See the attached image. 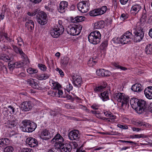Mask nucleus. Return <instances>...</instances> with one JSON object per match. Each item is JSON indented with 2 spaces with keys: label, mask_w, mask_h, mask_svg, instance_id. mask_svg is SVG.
I'll return each instance as SVG.
<instances>
[{
  "label": "nucleus",
  "mask_w": 152,
  "mask_h": 152,
  "mask_svg": "<svg viewBox=\"0 0 152 152\" xmlns=\"http://www.w3.org/2000/svg\"><path fill=\"white\" fill-rule=\"evenodd\" d=\"M130 104L132 108L138 113L141 114L147 110L152 113V103L148 105L146 102L143 100L133 98L131 99Z\"/></svg>",
  "instance_id": "obj_1"
},
{
  "label": "nucleus",
  "mask_w": 152,
  "mask_h": 152,
  "mask_svg": "<svg viewBox=\"0 0 152 152\" xmlns=\"http://www.w3.org/2000/svg\"><path fill=\"white\" fill-rule=\"evenodd\" d=\"M28 15L32 16L37 15L36 19L38 23L41 25H44L47 23V15L43 12H40L38 9H36L32 12H28L27 13Z\"/></svg>",
  "instance_id": "obj_2"
},
{
  "label": "nucleus",
  "mask_w": 152,
  "mask_h": 152,
  "mask_svg": "<svg viewBox=\"0 0 152 152\" xmlns=\"http://www.w3.org/2000/svg\"><path fill=\"white\" fill-rule=\"evenodd\" d=\"M21 130L23 132H31L34 131L37 127V124L29 120H25L22 121Z\"/></svg>",
  "instance_id": "obj_3"
},
{
  "label": "nucleus",
  "mask_w": 152,
  "mask_h": 152,
  "mask_svg": "<svg viewBox=\"0 0 152 152\" xmlns=\"http://www.w3.org/2000/svg\"><path fill=\"white\" fill-rule=\"evenodd\" d=\"M62 20H59L58 24L55 26L54 28L50 31V33L53 38H57L58 37L64 32V26L62 25Z\"/></svg>",
  "instance_id": "obj_4"
},
{
  "label": "nucleus",
  "mask_w": 152,
  "mask_h": 152,
  "mask_svg": "<svg viewBox=\"0 0 152 152\" xmlns=\"http://www.w3.org/2000/svg\"><path fill=\"white\" fill-rule=\"evenodd\" d=\"M101 35L98 31H94L91 33L88 39L89 42L94 45H96L100 42Z\"/></svg>",
  "instance_id": "obj_5"
},
{
  "label": "nucleus",
  "mask_w": 152,
  "mask_h": 152,
  "mask_svg": "<svg viewBox=\"0 0 152 152\" xmlns=\"http://www.w3.org/2000/svg\"><path fill=\"white\" fill-rule=\"evenodd\" d=\"M82 28V26L78 23L76 25L73 24L68 26L66 28L67 33L73 36L78 35L80 34Z\"/></svg>",
  "instance_id": "obj_6"
},
{
  "label": "nucleus",
  "mask_w": 152,
  "mask_h": 152,
  "mask_svg": "<svg viewBox=\"0 0 152 152\" xmlns=\"http://www.w3.org/2000/svg\"><path fill=\"white\" fill-rule=\"evenodd\" d=\"M134 42H140L142 40L144 37V32L143 28L137 25L134 32Z\"/></svg>",
  "instance_id": "obj_7"
},
{
  "label": "nucleus",
  "mask_w": 152,
  "mask_h": 152,
  "mask_svg": "<svg viewBox=\"0 0 152 152\" xmlns=\"http://www.w3.org/2000/svg\"><path fill=\"white\" fill-rule=\"evenodd\" d=\"M133 40V35L131 32L127 31L121 37V43L123 44H127Z\"/></svg>",
  "instance_id": "obj_8"
},
{
  "label": "nucleus",
  "mask_w": 152,
  "mask_h": 152,
  "mask_svg": "<svg viewBox=\"0 0 152 152\" xmlns=\"http://www.w3.org/2000/svg\"><path fill=\"white\" fill-rule=\"evenodd\" d=\"M107 7L103 6L101 8L96 9L91 11L89 12V15L91 16H95L104 14L107 10Z\"/></svg>",
  "instance_id": "obj_9"
},
{
  "label": "nucleus",
  "mask_w": 152,
  "mask_h": 152,
  "mask_svg": "<svg viewBox=\"0 0 152 152\" xmlns=\"http://www.w3.org/2000/svg\"><path fill=\"white\" fill-rule=\"evenodd\" d=\"M64 140L63 137L59 134H57L54 138L52 140V142L53 143L55 142L56 146H57L58 148H61L62 146L64 144Z\"/></svg>",
  "instance_id": "obj_10"
},
{
  "label": "nucleus",
  "mask_w": 152,
  "mask_h": 152,
  "mask_svg": "<svg viewBox=\"0 0 152 152\" xmlns=\"http://www.w3.org/2000/svg\"><path fill=\"white\" fill-rule=\"evenodd\" d=\"M89 5L88 3L81 1L77 4V6L79 11L84 13L87 12L89 10Z\"/></svg>",
  "instance_id": "obj_11"
},
{
  "label": "nucleus",
  "mask_w": 152,
  "mask_h": 152,
  "mask_svg": "<svg viewBox=\"0 0 152 152\" xmlns=\"http://www.w3.org/2000/svg\"><path fill=\"white\" fill-rule=\"evenodd\" d=\"M68 137L71 140L78 141L80 137L79 131L75 129L70 131L68 134Z\"/></svg>",
  "instance_id": "obj_12"
},
{
  "label": "nucleus",
  "mask_w": 152,
  "mask_h": 152,
  "mask_svg": "<svg viewBox=\"0 0 152 152\" xmlns=\"http://www.w3.org/2000/svg\"><path fill=\"white\" fill-rule=\"evenodd\" d=\"M73 83L74 86L80 87L82 84L81 77L79 75H74L72 76Z\"/></svg>",
  "instance_id": "obj_13"
},
{
  "label": "nucleus",
  "mask_w": 152,
  "mask_h": 152,
  "mask_svg": "<svg viewBox=\"0 0 152 152\" xmlns=\"http://www.w3.org/2000/svg\"><path fill=\"white\" fill-rule=\"evenodd\" d=\"M15 113V108L11 105L8 106V108L4 107L2 111V114L5 117L10 116Z\"/></svg>",
  "instance_id": "obj_14"
},
{
  "label": "nucleus",
  "mask_w": 152,
  "mask_h": 152,
  "mask_svg": "<svg viewBox=\"0 0 152 152\" xmlns=\"http://www.w3.org/2000/svg\"><path fill=\"white\" fill-rule=\"evenodd\" d=\"M21 106L23 110L25 111L31 110L33 107V104L31 102H23L22 103Z\"/></svg>",
  "instance_id": "obj_15"
},
{
  "label": "nucleus",
  "mask_w": 152,
  "mask_h": 152,
  "mask_svg": "<svg viewBox=\"0 0 152 152\" xmlns=\"http://www.w3.org/2000/svg\"><path fill=\"white\" fill-rule=\"evenodd\" d=\"M26 143L30 147H34L38 144L37 140L36 139L31 137L27 138L26 141Z\"/></svg>",
  "instance_id": "obj_16"
},
{
  "label": "nucleus",
  "mask_w": 152,
  "mask_h": 152,
  "mask_svg": "<svg viewBox=\"0 0 152 152\" xmlns=\"http://www.w3.org/2000/svg\"><path fill=\"white\" fill-rule=\"evenodd\" d=\"M53 136V135L50 134L49 131L46 129L42 131L41 133L40 137L43 140H46L49 139Z\"/></svg>",
  "instance_id": "obj_17"
},
{
  "label": "nucleus",
  "mask_w": 152,
  "mask_h": 152,
  "mask_svg": "<svg viewBox=\"0 0 152 152\" xmlns=\"http://www.w3.org/2000/svg\"><path fill=\"white\" fill-rule=\"evenodd\" d=\"M12 46L13 48V50L15 53L20 54L22 58H26V56L25 54L23 52L22 49L21 48H18L17 46L13 45H12Z\"/></svg>",
  "instance_id": "obj_18"
},
{
  "label": "nucleus",
  "mask_w": 152,
  "mask_h": 152,
  "mask_svg": "<svg viewBox=\"0 0 152 152\" xmlns=\"http://www.w3.org/2000/svg\"><path fill=\"white\" fill-rule=\"evenodd\" d=\"M0 59L6 62H11L13 59L12 56H9L5 54L0 53Z\"/></svg>",
  "instance_id": "obj_19"
},
{
  "label": "nucleus",
  "mask_w": 152,
  "mask_h": 152,
  "mask_svg": "<svg viewBox=\"0 0 152 152\" xmlns=\"http://www.w3.org/2000/svg\"><path fill=\"white\" fill-rule=\"evenodd\" d=\"M146 98L149 99H152V87L149 86L146 88L144 91Z\"/></svg>",
  "instance_id": "obj_20"
},
{
  "label": "nucleus",
  "mask_w": 152,
  "mask_h": 152,
  "mask_svg": "<svg viewBox=\"0 0 152 152\" xmlns=\"http://www.w3.org/2000/svg\"><path fill=\"white\" fill-rule=\"evenodd\" d=\"M58 149H60L61 152H70L72 150L71 146L70 144H64L61 147Z\"/></svg>",
  "instance_id": "obj_21"
},
{
  "label": "nucleus",
  "mask_w": 152,
  "mask_h": 152,
  "mask_svg": "<svg viewBox=\"0 0 152 152\" xmlns=\"http://www.w3.org/2000/svg\"><path fill=\"white\" fill-rule=\"evenodd\" d=\"M26 22L25 24L26 27L27 28L29 31L33 30L34 28V21L31 20H26Z\"/></svg>",
  "instance_id": "obj_22"
},
{
  "label": "nucleus",
  "mask_w": 152,
  "mask_h": 152,
  "mask_svg": "<svg viewBox=\"0 0 152 152\" xmlns=\"http://www.w3.org/2000/svg\"><path fill=\"white\" fill-rule=\"evenodd\" d=\"M107 83L105 82H103L100 86H96L94 89V91L96 93L102 91L107 86Z\"/></svg>",
  "instance_id": "obj_23"
},
{
  "label": "nucleus",
  "mask_w": 152,
  "mask_h": 152,
  "mask_svg": "<svg viewBox=\"0 0 152 152\" xmlns=\"http://www.w3.org/2000/svg\"><path fill=\"white\" fill-rule=\"evenodd\" d=\"M36 81L33 79H28V83L34 88L38 89L39 86Z\"/></svg>",
  "instance_id": "obj_24"
},
{
  "label": "nucleus",
  "mask_w": 152,
  "mask_h": 152,
  "mask_svg": "<svg viewBox=\"0 0 152 152\" xmlns=\"http://www.w3.org/2000/svg\"><path fill=\"white\" fill-rule=\"evenodd\" d=\"M9 142L10 140L7 138L0 139V148H2L8 145Z\"/></svg>",
  "instance_id": "obj_25"
},
{
  "label": "nucleus",
  "mask_w": 152,
  "mask_h": 152,
  "mask_svg": "<svg viewBox=\"0 0 152 152\" xmlns=\"http://www.w3.org/2000/svg\"><path fill=\"white\" fill-rule=\"evenodd\" d=\"M99 96L104 101H105L109 99L108 92V91H105L101 93Z\"/></svg>",
  "instance_id": "obj_26"
},
{
  "label": "nucleus",
  "mask_w": 152,
  "mask_h": 152,
  "mask_svg": "<svg viewBox=\"0 0 152 152\" xmlns=\"http://www.w3.org/2000/svg\"><path fill=\"white\" fill-rule=\"evenodd\" d=\"M12 61L8 62V67L10 70L12 71L15 68H19L20 67V65L18 62L11 63Z\"/></svg>",
  "instance_id": "obj_27"
},
{
  "label": "nucleus",
  "mask_w": 152,
  "mask_h": 152,
  "mask_svg": "<svg viewBox=\"0 0 152 152\" xmlns=\"http://www.w3.org/2000/svg\"><path fill=\"white\" fill-rule=\"evenodd\" d=\"M104 21H100L94 23V29H99L104 27Z\"/></svg>",
  "instance_id": "obj_28"
},
{
  "label": "nucleus",
  "mask_w": 152,
  "mask_h": 152,
  "mask_svg": "<svg viewBox=\"0 0 152 152\" xmlns=\"http://www.w3.org/2000/svg\"><path fill=\"white\" fill-rule=\"evenodd\" d=\"M141 9V6L139 4H136L133 5L131 9L132 12H134L135 14L138 13Z\"/></svg>",
  "instance_id": "obj_29"
},
{
  "label": "nucleus",
  "mask_w": 152,
  "mask_h": 152,
  "mask_svg": "<svg viewBox=\"0 0 152 152\" xmlns=\"http://www.w3.org/2000/svg\"><path fill=\"white\" fill-rule=\"evenodd\" d=\"M123 96V94L119 93L115 94L113 95V97L118 102H121Z\"/></svg>",
  "instance_id": "obj_30"
},
{
  "label": "nucleus",
  "mask_w": 152,
  "mask_h": 152,
  "mask_svg": "<svg viewBox=\"0 0 152 152\" xmlns=\"http://www.w3.org/2000/svg\"><path fill=\"white\" fill-rule=\"evenodd\" d=\"M85 19V17L83 16H78L75 17L73 19L72 21L73 23L79 22L84 21Z\"/></svg>",
  "instance_id": "obj_31"
},
{
  "label": "nucleus",
  "mask_w": 152,
  "mask_h": 152,
  "mask_svg": "<svg viewBox=\"0 0 152 152\" xmlns=\"http://www.w3.org/2000/svg\"><path fill=\"white\" fill-rule=\"evenodd\" d=\"M97 62V59L93 58H90L88 62V64L90 67H92L95 65Z\"/></svg>",
  "instance_id": "obj_32"
},
{
  "label": "nucleus",
  "mask_w": 152,
  "mask_h": 152,
  "mask_svg": "<svg viewBox=\"0 0 152 152\" xmlns=\"http://www.w3.org/2000/svg\"><path fill=\"white\" fill-rule=\"evenodd\" d=\"M145 52L147 54H152V44H149L147 45L145 48Z\"/></svg>",
  "instance_id": "obj_33"
},
{
  "label": "nucleus",
  "mask_w": 152,
  "mask_h": 152,
  "mask_svg": "<svg viewBox=\"0 0 152 152\" xmlns=\"http://www.w3.org/2000/svg\"><path fill=\"white\" fill-rule=\"evenodd\" d=\"M108 45V42L107 41H104L102 42L99 47V49L100 50H105Z\"/></svg>",
  "instance_id": "obj_34"
},
{
  "label": "nucleus",
  "mask_w": 152,
  "mask_h": 152,
  "mask_svg": "<svg viewBox=\"0 0 152 152\" xmlns=\"http://www.w3.org/2000/svg\"><path fill=\"white\" fill-rule=\"evenodd\" d=\"M69 58L66 56H64L63 59H61V63L64 66H66L67 65L69 62Z\"/></svg>",
  "instance_id": "obj_35"
},
{
  "label": "nucleus",
  "mask_w": 152,
  "mask_h": 152,
  "mask_svg": "<svg viewBox=\"0 0 152 152\" xmlns=\"http://www.w3.org/2000/svg\"><path fill=\"white\" fill-rule=\"evenodd\" d=\"M122 98L123 99H122V100L121 102L122 103V106H123L124 104H127L128 103L129 98L128 97L123 95Z\"/></svg>",
  "instance_id": "obj_36"
},
{
  "label": "nucleus",
  "mask_w": 152,
  "mask_h": 152,
  "mask_svg": "<svg viewBox=\"0 0 152 152\" xmlns=\"http://www.w3.org/2000/svg\"><path fill=\"white\" fill-rule=\"evenodd\" d=\"M18 124L17 121L12 120L10 121L8 124V127L11 128L16 126Z\"/></svg>",
  "instance_id": "obj_37"
},
{
  "label": "nucleus",
  "mask_w": 152,
  "mask_h": 152,
  "mask_svg": "<svg viewBox=\"0 0 152 152\" xmlns=\"http://www.w3.org/2000/svg\"><path fill=\"white\" fill-rule=\"evenodd\" d=\"M58 11L60 13H64L65 12L66 9L61 5L59 4V6L58 9Z\"/></svg>",
  "instance_id": "obj_38"
},
{
  "label": "nucleus",
  "mask_w": 152,
  "mask_h": 152,
  "mask_svg": "<svg viewBox=\"0 0 152 152\" xmlns=\"http://www.w3.org/2000/svg\"><path fill=\"white\" fill-rule=\"evenodd\" d=\"M7 12V9L5 7H3L2 9V10L0 15V19L2 20L4 17L5 13Z\"/></svg>",
  "instance_id": "obj_39"
},
{
  "label": "nucleus",
  "mask_w": 152,
  "mask_h": 152,
  "mask_svg": "<svg viewBox=\"0 0 152 152\" xmlns=\"http://www.w3.org/2000/svg\"><path fill=\"white\" fill-rule=\"evenodd\" d=\"M147 19V17L146 14L145 13H144V12H143L142 16L140 20V21L141 23L142 24L143 23L145 22Z\"/></svg>",
  "instance_id": "obj_40"
},
{
  "label": "nucleus",
  "mask_w": 152,
  "mask_h": 152,
  "mask_svg": "<svg viewBox=\"0 0 152 152\" xmlns=\"http://www.w3.org/2000/svg\"><path fill=\"white\" fill-rule=\"evenodd\" d=\"M135 125L137 126H141L143 125L147 126H148V124L145 122L138 121L135 122Z\"/></svg>",
  "instance_id": "obj_41"
},
{
  "label": "nucleus",
  "mask_w": 152,
  "mask_h": 152,
  "mask_svg": "<svg viewBox=\"0 0 152 152\" xmlns=\"http://www.w3.org/2000/svg\"><path fill=\"white\" fill-rule=\"evenodd\" d=\"M104 69H100L96 70V73L97 75L103 77Z\"/></svg>",
  "instance_id": "obj_42"
},
{
  "label": "nucleus",
  "mask_w": 152,
  "mask_h": 152,
  "mask_svg": "<svg viewBox=\"0 0 152 152\" xmlns=\"http://www.w3.org/2000/svg\"><path fill=\"white\" fill-rule=\"evenodd\" d=\"M140 86L141 84H134L132 87L131 89L134 91L137 92V87H138L139 86L140 87H141V86Z\"/></svg>",
  "instance_id": "obj_43"
},
{
  "label": "nucleus",
  "mask_w": 152,
  "mask_h": 152,
  "mask_svg": "<svg viewBox=\"0 0 152 152\" xmlns=\"http://www.w3.org/2000/svg\"><path fill=\"white\" fill-rule=\"evenodd\" d=\"M14 149L12 147L9 146L5 148L4 150V152H13Z\"/></svg>",
  "instance_id": "obj_44"
},
{
  "label": "nucleus",
  "mask_w": 152,
  "mask_h": 152,
  "mask_svg": "<svg viewBox=\"0 0 152 152\" xmlns=\"http://www.w3.org/2000/svg\"><path fill=\"white\" fill-rule=\"evenodd\" d=\"M112 42L114 43L119 44L121 43V37L113 38L112 39Z\"/></svg>",
  "instance_id": "obj_45"
},
{
  "label": "nucleus",
  "mask_w": 152,
  "mask_h": 152,
  "mask_svg": "<svg viewBox=\"0 0 152 152\" xmlns=\"http://www.w3.org/2000/svg\"><path fill=\"white\" fill-rule=\"evenodd\" d=\"M114 66L117 69H120L121 70H122L125 71L127 70V68L125 67L120 66L119 65L116 64H114Z\"/></svg>",
  "instance_id": "obj_46"
},
{
  "label": "nucleus",
  "mask_w": 152,
  "mask_h": 152,
  "mask_svg": "<svg viewBox=\"0 0 152 152\" xmlns=\"http://www.w3.org/2000/svg\"><path fill=\"white\" fill-rule=\"evenodd\" d=\"M38 66L41 70L43 71L46 70L47 69L46 66L45 65L41 64H38Z\"/></svg>",
  "instance_id": "obj_47"
},
{
  "label": "nucleus",
  "mask_w": 152,
  "mask_h": 152,
  "mask_svg": "<svg viewBox=\"0 0 152 152\" xmlns=\"http://www.w3.org/2000/svg\"><path fill=\"white\" fill-rule=\"evenodd\" d=\"M0 70H3L6 71L7 70L6 66L4 65L3 63L1 61H0Z\"/></svg>",
  "instance_id": "obj_48"
},
{
  "label": "nucleus",
  "mask_w": 152,
  "mask_h": 152,
  "mask_svg": "<svg viewBox=\"0 0 152 152\" xmlns=\"http://www.w3.org/2000/svg\"><path fill=\"white\" fill-rule=\"evenodd\" d=\"M135 138H144L147 137L146 135H144L143 134H135L134 135Z\"/></svg>",
  "instance_id": "obj_49"
},
{
  "label": "nucleus",
  "mask_w": 152,
  "mask_h": 152,
  "mask_svg": "<svg viewBox=\"0 0 152 152\" xmlns=\"http://www.w3.org/2000/svg\"><path fill=\"white\" fill-rule=\"evenodd\" d=\"M111 72L107 70H105L104 69L103 77H109L111 75Z\"/></svg>",
  "instance_id": "obj_50"
},
{
  "label": "nucleus",
  "mask_w": 152,
  "mask_h": 152,
  "mask_svg": "<svg viewBox=\"0 0 152 152\" xmlns=\"http://www.w3.org/2000/svg\"><path fill=\"white\" fill-rule=\"evenodd\" d=\"M21 152H33V150L30 148H26L22 149Z\"/></svg>",
  "instance_id": "obj_51"
},
{
  "label": "nucleus",
  "mask_w": 152,
  "mask_h": 152,
  "mask_svg": "<svg viewBox=\"0 0 152 152\" xmlns=\"http://www.w3.org/2000/svg\"><path fill=\"white\" fill-rule=\"evenodd\" d=\"M128 15L127 14L123 13L121 15L120 19L121 20H124L127 19L128 18Z\"/></svg>",
  "instance_id": "obj_52"
},
{
  "label": "nucleus",
  "mask_w": 152,
  "mask_h": 152,
  "mask_svg": "<svg viewBox=\"0 0 152 152\" xmlns=\"http://www.w3.org/2000/svg\"><path fill=\"white\" fill-rule=\"evenodd\" d=\"M17 43L18 45L20 46H21L23 44V42L22 39L20 37H18L17 38Z\"/></svg>",
  "instance_id": "obj_53"
},
{
  "label": "nucleus",
  "mask_w": 152,
  "mask_h": 152,
  "mask_svg": "<svg viewBox=\"0 0 152 152\" xmlns=\"http://www.w3.org/2000/svg\"><path fill=\"white\" fill-rule=\"evenodd\" d=\"M115 118V116L112 114H111V115H110V117L108 118V122H113Z\"/></svg>",
  "instance_id": "obj_54"
},
{
  "label": "nucleus",
  "mask_w": 152,
  "mask_h": 152,
  "mask_svg": "<svg viewBox=\"0 0 152 152\" xmlns=\"http://www.w3.org/2000/svg\"><path fill=\"white\" fill-rule=\"evenodd\" d=\"M66 88L67 91L68 92H69L72 89L73 86L72 84L69 83V85L66 86Z\"/></svg>",
  "instance_id": "obj_55"
},
{
  "label": "nucleus",
  "mask_w": 152,
  "mask_h": 152,
  "mask_svg": "<svg viewBox=\"0 0 152 152\" xmlns=\"http://www.w3.org/2000/svg\"><path fill=\"white\" fill-rule=\"evenodd\" d=\"M117 126L122 129H127L128 128L127 126L126 125H123L120 124H118Z\"/></svg>",
  "instance_id": "obj_56"
},
{
  "label": "nucleus",
  "mask_w": 152,
  "mask_h": 152,
  "mask_svg": "<svg viewBox=\"0 0 152 152\" xmlns=\"http://www.w3.org/2000/svg\"><path fill=\"white\" fill-rule=\"evenodd\" d=\"M42 75L43 76V80H45L49 78L50 76V75L47 73H43L42 74Z\"/></svg>",
  "instance_id": "obj_57"
},
{
  "label": "nucleus",
  "mask_w": 152,
  "mask_h": 152,
  "mask_svg": "<svg viewBox=\"0 0 152 152\" xmlns=\"http://www.w3.org/2000/svg\"><path fill=\"white\" fill-rule=\"evenodd\" d=\"M60 4H61V5L66 9L68 6V3L66 1H62L60 2Z\"/></svg>",
  "instance_id": "obj_58"
},
{
  "label": "nucleus",
  "mask_w": 152,
  "mask_h": 152,
  "mask_svg": "<svg viewBox=\"0 0 152 152\" xmlns=\"http://www.w3.org/2000/svg\"><path fill=\"white\" fill-rule=\"evenodd\" d=\"M11 47L9 46H6L5 45H3L1 47V49L3 51H5L7 50L10 49Z\"/></svg>",
  "instance_id": "obj_59"
},
{
  "label": "nucleus",
  "mask_w": 152,
  "mask_h": 152,
  "mask_svg": "<svg viewBox=\"0 0 152 152\" xmlns=\"http://www.w3.org/2000/svg\"><path fill=\"white\" fill-rule=\"evenodd\" d=\"M65 107L67 109H73L75 108V107L74 106H71V105L69 104H66L65 105Z\"/></svg>",
  "instance_id": "obj_60"
},
{
  "label": "nucleus",
  "mask_w": 152,
  "mask_h": 152,
  "mask_svg": "<svg viewBox=\"0 0 152 152\" xmlns=\"http://www.w3.org/2000/svg\"><path fill=\"white\" fill-rule=\"evenodd\" d=\"M56 71H58L59 74L61 77H63L64 76V73L62 70L58 68H56Z\"/></svg>",
  "instance_id": "obj_61"
},
{
  "label": "nucleus",
  "mask_w": 152,
  "mask_h": 152,
  "mask_svg": "<svg viewBox=\"0 0 152 152\" xmlns=\"http://www.w3.org/2000/svg\"><path fill=\"white\" fill-rule=\"evenodd\" d=\"M99 107V105L94 104L91 106V107L95 110H98Z\"/></svg>",
  "instance_id": "obj_62"
},
{
  "label": "nucleus",
  "mask_w": 152,
  "mask_h": 152,
  "mask_svg": "<svg viewBox=\"0 0 152 152\" xmlns=\"http://www.w3.org/2000/svg\"><path fill=\"white\" fill-rule=\"evenodd\" d=\"M66 97L67 99L71 100L72 101H73L75 100V98L73 97L72 96L67 95L66 96Z\"/></svg>",
  "instance_id": "obj_63"
},
{
  "label": "nucleus",
  "mask_w": 152,
  "mask_h": 152,
  "mask_svg": "<svg viewBox=\"0 0 152 152\" xmlns=\"http://www.w3.org/2000/svg\"><path fill=\"white\" fill-rule=\"evenodd\" d=\"M48 152H61V151L59 149H58V148L57 149H54L53 148H52L49 150Z\"/></svg>",
  "instance_id": "obj_64"
}]
</instances>
